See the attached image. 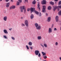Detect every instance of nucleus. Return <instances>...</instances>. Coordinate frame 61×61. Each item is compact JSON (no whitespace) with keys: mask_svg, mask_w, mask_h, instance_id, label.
I'll list each match as a JSON object with an SVG mask.
<instances>
[{"mask_svg":"<svg viewBox=\"0 0 61 61\" xmlns=\"http://www.w3.org/2000/svg\"><path fill=\"white\" fill-rule=\"evenodd\" d=\"M30 10L31 12V13H32V12L34 11L35 13L36 14V15H38L39 14V12H38L37 11L35 10V8H33L32 7H31L30 9Z\"/></svg>","mask_w":61,"mask_h":61,"instance_id":"f257e3e1","label":"nucleus"},{"mask_svg":"<svg viewBox=\"0 0 61 61\" xmlns=\"http://www.w3.org/2000/svg\"><path fill=\"white\" fill-rule=\"evenodd\" d=\"M25 24L27 27L28 26V21L27 20H26L25 21Z\"/></svg>","mask_w":61,"mask_h":61,"instance_id":"f03ea898","label":"nucleus"},{"mask_svg":"<svg viewBox=\"0 0 61 61\" xmlns=\"http://www.w3.org/2000/svg\"><path fill=\"white\" fill-rule=\"evenodd\" d=\"M43 10L42 11V12H44L46 11V6L45 5H43Z\"/></svg>","mask_w":61,"mask_h":61,"instance_id":"7ed1b4c3","label":"nucleus"},{"mask_svg":"<svg viewBox=\"0 0 61 61\" xmlns=\"http://www.w3.org/2000/svg\"><path fill=\"white\" fill-rule=\"evenodd\" d=\"M39 51L38 50H36L35 51V55H36V56H37V55H38V54H39Z\"/></svg>","mask_w":61,"mask_h":61,"instance_id":"20e7f679","label":"nucleus"},{"mask_svg":"<svg viewBox=\"0 0 61 61\" xmlns=\"http://www.w3.org/2000/svg\"><path fill=\"white\" fill-rule=\"evenodd\" d=\"M41 4L42 5H45L46 4V0H43L41 1Z\"/></svg>","mask_w":61,"mask_h":61,"instance_id":"39448f33","label":"nucleus"},{"mask_svg":"<svg viewBox=\"0 0 61 61\" xmlns=\"http://www.w3.org/2000/svg\"><path fill=\"white\" fill-rule=\"evenodd\" d=\"M41 28V27L40 25H39L38 26V27H36V29L37 30H40Z\"/></svg>","mask_w":61,"mask_h":61,"instance_id":"423d86ee","label":"nucleus"},{"mask_svg":"<svg viewBox=\"0 0 61 61\" xmlns=\"http://www.w3.org/2000/svg\"><path fill=\"white\" fill-rule=\"evenodd\" d=\"M52 29L51 28H49V29L48 33H52Z\"/></svg>","mask_w":61,"mask_h":61,"instance_id":"0eeeda50","label":"nucleus"},{"mask_svg":"<svg viewBox=\"0 0 61 61\" xmlns=\"http://www.w3.org/2000/svg\"><path fill=\"white\" fill-rule=\"evenodd\" d=\"M25 8V6H24L22 7L23 9L24 10V13H26V9Z\"/></svg>","mask_w":61,"mask_h":61,"instance_id":"6e6552de","label":"nucleus"},{"mask_svg":"<svg viewBox=\"0 0 61 61\" xmlns=\"http://www.w3.org/2000/svg\"><path fill=\"white\" fill-rule=\"evenodd\" d=\"M7 18V16H5L3 18L4 20L5 21H6Z\"/></svg>","mask_w":61,"mask_h":61,"instance_id":"1a4fd4ad","label":"nucleus"},{"mask_svg":"<svg viewBox=\"0 0 61 61\" xmlns=\"http://www.w3.org/2000/svg\"><path fill=\"white\" fill-rule=\"evenodd\" d=\"M15 5H13L11 6L10 7V9H15Z\"/></svg>","mask_w":61,"mask_h":61,"instance_id":"9d476101","label":"nucleus"},{"mask_svg":"<svg viewBox=\"0 0 61 61\" xmlns=\"http://www.w3.org/2000/svg\"><path fill=\"white\" fill-rule=\"evenodd\" d=\"M58 16H56V22H58V21L59 19H58Z\"/></svg>","mask_w":61,"mask_h":61,"instance_id":"9b49d317","label":"nucleus"},{"mask_svg":"<svg viewBox=\"0 0 61 61\" xmlns=\"http://www.w3.org/2000/svg\"><path fill=\"white\" fill-rule=\"evenodd\" d=\"M37 39L38 40H41L42 39V37L41 36H38Z\"/></svg>","mask_w":61,"mask_h":61,"instance_id":"f8f14e48","label":"nucleus"},{"mask_svg":"<svg viewBox=\"0 0 61 61\" xmlns=\"http://www.w3.org/2000/svg\"><path fill=\"white\" fill-rule=\"evenodd\" d=\"M51 20V17H49L48 18L47 21L48 22H49Z\"/></svg>","mask_w":61,"mask_h":61,"instance_id":"ddd939ff","label":"nucleus"},{"mask_svg":"<svg viewBox=\"0 0 61 61\" xmlns=\"http://www.w3.org/2000/svg\"><path fill=\"white\" fill-rule=\"evenodd\" d=\"M10 5V3H7L6 5V7H9V6Z\"/></svg>","mask_w":61,"mask_h":61,"instance_id":"4468645a","label":"nucleus"},{"mask_svg":"<svg viewBox=\"0 0 61 61\" xmlns=\"http://www.w3.org/2000/svg\"><path fill=\"white\" fill-rule=\"evenodd\" d=\"M5 34H8V32L7 31V30H3Z\"/></svg>","mask_w":61,"mask_h":61,"instance_id":"2eb2a0df","label":"nucleus"},{"mask_svg":"<svg viewBox=\"0 0 61 61\" xmlns=\"http://www.w3.org/2000/svg\"><path fill=\"white\" fill-rule=\"evenodd\" d=\"M35 26L36 27V28L37 27H38L39 26L38 24L37 23H36L35 24Z\"/></svg>","mask_w":61,"mask_h":61,"instance_id":"dca6fc26","label":"nucleus"},{"mask_svg":"<svg viewBox=\"0 0 61 61\" xmlns=\"http://www.w3.org/2000/svg\"><path fill=\"white\" fill-rule=\"evenodd\" d=\"M42 53L43 54V56H44V55L46 56V53L45 52H42Z\"/></svg>","mask_w":61,"mask_h":61,"instance_id":"f3484780","label":"nucleus"},{"mask_svg":"<svg viewBox=\"0 0 61 61\" xmlns=\"http://www.w3.org/2000/svg\"><path fill=\"white\" fill-rule=\"evenodd\" d=\"M34 15L33 14H31L30 16V18L31 19H32L34 18Z\"/></svg>","mask_w":61,"mask_h":61,"instance_id":"a211bd4d","label":"nucleus"},{"mask_svg":"<svg viewBox=\"0 0 61 61\" xmlns=\"http://www.w3.org/2000/svg\"><path fill=\"white\" fill-rule=\"evenodd\" d=\"M28 44L29 46H32V43L30 41L28 43Z\"/></svg>","mask_w":61,"mask_h":61,"instance_id":"6ab92c4d","label":"nucleus"},{"mask_svg":"<svg viewBox=\"0 0 61 61\" xmlns=\"http://www.w3.org/2000/svg\"><path fill=\"white\" fill-rule=\"evenodd\" d=\"M51 8H52L50 6H49L48 7V10H51Z\"/></svg>","mask_w":61,"mask_h":61,"instance_id":"aec40b11","label":"nucleus"},{"mask_svg":"<svg viewBox=\"0 0 61 61\" xmlns=\"http://www.w3.org/2000/svg\"><path fill=\"white\" fill-rule=\"evenodd\" d=\"M50 4H51V5H54V3L52 1H51V2H50Z\"/></svg>","mask_w":61,"mask_h":61,"instance_id":"412c9836","label":"nucleus"},{"mask_svg":"<svg viewBox=\"0 0 61 61\" xmlns=\"http://www.w3.org/2000/svg\"><path fill=\"white\" fill-rule=\"evenodd\" d=\"M36 1L35 0H34L32 2V4L33 5H35V4H36Z\"/></svg>","mask_w":61,"mask_h":61,"instance_id":"4be33fe9","label":"nucleus"},{"mask_svg":"<svg viewBox=\"0 0 61 61\" xmlns=\"http://www.w3.org/2000/svg\"><path fill=\"white\" fill-rule=\"evenodd\" d=\"M37 6H38L37 8H38L40 7V4H39V2H38V3Z\"/></svg>","mask_w":61,"mask_h":61,"instance_id":"5701e85b","label":"nucleus"},{"mask_svg":"<svg viewBox=\"0 0 61 61\" xmlns=\"http://www.w3.org/2000/svg\"><path fill=\"white\" fill-rule=\"evenodd\" d=\"M21 26H22V27L25 26V24L23 23H22L21 24Z\"/></svg>","mask_w":61,"mask_h":61,"instance_id":"b1692460","label":"nucleus"},{"mask_svg":"<svg viewBox=\"0 0 61 61\" xmlns=\"http://www.w3.org/2000/svg\"><path fill=\"white\" fill-rule=\"evenodd\" d=\"M55 46H57L58 45V43L57 42H55Z\"/></svg>","mask_w":61,"mask_h":61,"instance_id":"393cba45","label":"nucleus"},{"mask_svg":"<svg viewBox=\"0 0 61 61\" xmlns=\"http://www.w3.org/2000/svg\"><path fill=\"white\" fill-rule=\"evenodd\" d=\"M43 57L44 59H46L47 58V56H43Z\"/></svg>","mask_w":61,"mask_h":61,"instance_id":"a878e982","label":"nucleus"},{"mask_svg":"<svg viewBox=\"0 0 61 61\" xmlns=\"http://www.w3.org/2000/svg\"><path fill=\"white\" fill-rule=\"evenodd\" d=\"M44 46L45 47H47V45L46 44H44Z\"/></svg>","mask_w":61,"mask_h":61,"instance_id":"bb28decb","label":"nucleus"},{"mask_svg":"<svg viewBox=\"0 0 61 61\" xmlns=\"http://www.w3.org/2000/svg\"><path fill=\"white\" fill-rule=\"evenodd\" d=\"M26 47L27 49H28V50H29V47L27 46V45H26Z\"/></svg>","mask_w":61,"mask_h":61,"instance_id":"cd10ccee","label":"nucleus"},{"mask_svg":"<svg viewBox=\"0 0 61 61\" xmlns=\"http://www.w3.org/2000/svg\"><path fill=\"white\" fill-rule=\"evenodd\" d=\"M20 11L21 12H23V9L21 8L20 9Z\"/></svg>","mask_w":61,"mask_h":61,"instance_id":"c85d7f7f","label":"nucleus"},{"mask_svg":"<svg viewBox=\"0 0 61 61\" xmlns=\"http://www.w3.org/2000/svg\"><path fill=\"white\" fill-rule=\"evenodd\" d=\"M3 36L5 38V39H7V37H6V36Z\"/></svg>","mask_w":61,"mask_h":61,"instance_id":"c756f323","label":"nucleus"},{"mask_svg":"<svg viewBox=\"0 0 61 61\" xmlns=\"http://www.w3.org/2000/svg\"><path fill=\"white\" fill-rule=\"evenodd\" d=\"M17 5H19V2L18 1L17 2Z\"/></svg>","mask_w":61,"mask_h":61,"instance_id":"7c9ffc66","label":"nucleus"},{"mask_svg":"<svg viewBox=\"0 0 61 61\" xmlns=\"http://www.w3.org/2000/svg\"><path fill=\"white\" fill-rule=\"evenodd\" d=\"M11 38H12V39H13V40H14L15 39V38L14 37H11Z\"/></svg>","mask_w":61,"mask_h":61,"instance_id":"2f4dec72","label":"nucleus"},{"mask_svg":"<svg viewBox=\"0 0 61 61\" xmlns=\"http://www.w3.org/2000/svg\"><path fill=\"white\" fill-rule=\"evenodd\" d=\"M41 56V54H40V53H39V55H38V56L39 57H40Z\"/></svg>","mask_w":61,"mask_h":61,"instance_id":"473e14b6","label":"nucleus"},{"mask_svg":"<svg viewBox=\"0 0 61 61\" xmlns=\"http://www.w3.org/2000/svg\"><path fill=\"white\" fill-rule=\"evenodd\" d=\"M39 16H41V13H40L39 14Z\"/></svg>","mask_w":61,"mask_h":61,"instance_id":"72a5a7b5","label":"nucleus"},{"mask_svg":"<svg viewBox=\"0 0 61 61\" xmlns=\"http://www.w3.org/2000/svg\"><path fill=\"white\" fill-rule=\"evenodd\" d=\"M19 1L20 2V3H22V0H19Z\"/></svg>","mask_w":61,"mask_h":61,"instance_id":"f704fd0d","label":"nucleus"},{"mask_svg":"<svg viewBox=\"0 0 61 61\" xmlns=\"http://www.w3.org/2000/svg\"><path fill=\"white\" fill-rule=\"evenodd\" d=\"M41 46H42L43 47H44V46L42 44H41Z\"/></svg>","mask_w":61,"mask_h":61,"instance_id":"c9c22d12","label":"nucleus"},{"mask_svg":"<svg viewBox=\"0 0 61 61\" xmlns=\"http://www.w3.org/2000/svg\"><path fill=\"white\" fill-rule=\"evenodd\" d=\"M54 31H56V30H57V29L56 28H55L54 29Z\"/></svg>","mask_w":61,"mask_h":61,"instance_id":"e433bc0d","label":"nucleus"},{"mask_svg":"<svg viewBox=\"0 0 61 61\" xmlns=\"http://www.w3.org/2000/svg\"><path fill=\"white\" fill-rule=\"evenodd\" d=\"M27 11H28V12L29 11H30V9L28 8L27 9Z\"/></svg>","mask_w":61,"mask_h":61,"instance_id":"4c0bfd02","label":"nucleus"},{"mask_svg":"<svg viewBox=\"0 0 61 61\" xmlns=\"http://www.w3.org/2000/svg\"><path fill=\"white\" fill-rule=\"evenodd\" d=\"M25 2H26L28 3V0H25Z\"/></svg>","mask_w":61,"mask_h":61,"instance_id":"58836bf2","label":"nucleus"},{"mask_svg":"<svg viewBox=\"0 0 61 61\" xmlns=\"http://www.w3.org/2000/svg\"><path fill=\"white\" fill-rule=\"evenodd\" d=\"M38 9H39V10H40V7H39L38 8Z\"/></svg>","mask_w":61,"mask_h":61,"instance_id":"ea45409f","label":"nucleus"},{"mask_svg":"<svg viewBox=\"0 0 61 61\" xmlns=\"http://www.w3.org/2000/svg\"><path fill=\"white\" fill-rule=\"evenodd\" d=\"M12 28L9 29V30H10V31H11V30H12Z\"/></svg>","mask_w":61,"mask_h":61,"instance_id":"a19ab883","label":"nucleus"},{"mask_svg":"<svg viewBox=\"0 0 61 61\" xmlns=\"http://www.w3.org/2000/svg\"><path fill=\"white\" fill-rule=\"evenodd\" d=\"M30 48L31 49H33V48L32 47H30Z\"/></svg>","mask_w":61,"mask_h":61,"instance_id":"79ce46f5","label":"nucleus"},{"mask_svg":"<svg viewBox=\"0 0 61 61\" xmlns=\"http://www.w3.org/2000/svg\"><path fill=\"white\" fill-rule=\"evenodd\" d=\"M46 15L47 16V15H48V14L47 13H46Z\"/></svg>","mask_w":61,"mask_h":61,"instance_id":"37998d69","label":"nucleus"},{"mask_svg":"<svg viewBox=\"0 0 61 61\" xmlns=\"http://www.w3.org/2000/svg\"><path fill=\"white\" fill-rule=\"evenodd\" d=\"M6 2H8L9 1V0H6Z\"/></svg>","mask_w":61,"mask_h":61,"instance_id":"c03bdc74","label":"nucleus"},{"mask_svg":"<svg viewBox=\"0 0 61 61\" xmlns=\"http://www.w3.org/2000/svg\"><path fill=\"white\" fill-rule=\"evenodd\" d=\"M55 1H58V0H54Z\"/></svg>","mask_w":61,"mask_h":61,"instance_id":"a18cd8bd","label":"nucleus"},{"mask_svg":"<svg viewBox=\"0 0 61 61\" xmlns=\"http://www.w3.org/2000/svg\"><path fill=\"white\" fill-rule=\"evenodd\" d=\"M11 1L12 2H13V0H11Z\"/></svg>","mask_w":61,"mask_h":61,"instance_id":"49530a36","label":"nucleus"},{"mask_svg":"<svg viewBox=\"0 0 61 61\" xmlns=\"http://www.w3.org/2000/svg\"><path fill=\"white\" fill-rule=\"evenodd\" d=\"M23 17H21V19H23Z\"/></svg>","mask_w":61,"mask_h":61,"instance_id":"de8ad7c7","label":"nucleus"},{"mask_svg":"<svg viewBox=\"0 0 61 61\" xmlns=\"http://www.w3.org/2000/svg\"><path fill=\"white\" fill-rule=\"evenodd\" d=\"M53 25H54L53 24L52 25V26H53Z\"/></svg>","mask_w":61,"mask_h":61,"instance_id":"09e8293b","label":"nucleus"},{"mask_svg":"<svg viewBox=\"0 0 61 61\" xmlns=\"http://www.w3.org/2000/svg\"><path fill=\"white\" fill-rule=\"evenodd\" d=\"M46 61V60H44V61Z\"/></svg>","mask_w":61,"mask_h":61,"instance_id":"8fccbe9b","label":"nucleus"},{"mask_svg":"<svg viewBox=\"0 0 61 61\" xmlns=\"http://www.w3.org/2000/svg\"><path fill=\"white\" fill-rule=\"evenodd\" d=\"M2 0H0V1H2Z\"/></svg>","mask_w":61,"mask_h":61,"instance_id":"3c124183","label":"nucleus"},{"mask_svg":"<svg viewBox=\"0 0 61 61\" xmlns=\"http://www.w3.org/2000/svg\"><path fill=\"white\" fill-rule=\"evenodd\" d=\"M55 4H56V2H55Z\"/></svg>","mask_w":61,"mask_h":61,"instance_id":"603ef678","label":"nucleus"},{"mask_svg":"<svg viewBox=\"0 0 61 61\" xmlns=\"http://www.w3.org/2000/svg\"><path fill=\"white\" fill-rule=\"evenodd\" d=\"M39 0H37V1H39Z\"/></svg>","mask_w":61,"mask_h":61,"instance_id":"864d4df0","label":"nucleus"}]
</instances>
